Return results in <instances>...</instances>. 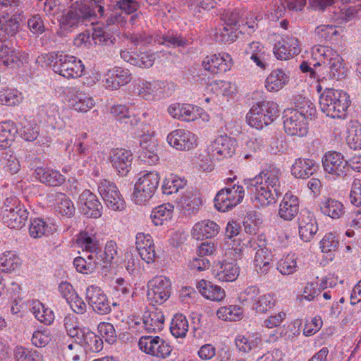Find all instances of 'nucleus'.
<instances>
[{
  "label": "nucleus",
  "mask_w": 361,
  "mask_h": 361,
  "mask_svg": "<svg viewBox=\"0 0 361 361\" xmlns=\"http://www.w3.org/2000/svg\"><path fill=\"white\" fill-rule=\"evenodd\" d=\"M97 17L94 8L84 1H76L59 16V30L57 33L62 36L82 30L88 25L93 24Z\"/></svg>",
  "instance_id": "obj_1"
},
{
  "label": "nucleus",
  "mask_w": 361,
  "mask_h": 361,
  "mask_svg": "<svg viewBox=\"0 0 361 361\" xmlns=\"http://www.w3.org/2000/svg\"><path fill=\"white\" fill-rule=\"evenodd\" d=\"M350 102L345 92L333 88H325L319 97L322 111L333 118H345Z\"/></svg>",
  "instance_id": "obj_2"
},
{
  "label": "nucleus",
  "mask_w": 361,
  "mask_h": 361,
  "mask_svg": "<svg viewBox=\"0 0 361 361\" xmlns=\"http://www.w3.org/2000/svg\"><path fill=\"white\" fill-rule=\"evenodd\" d=\"M305 105L297 104V109L285 111L283 127L285 132L291 136H305L308 133L307 115H312L313 104L310 100L305 101Z\"/></svg>",
  "instance_id": "obj_3"
},
{
  "label": "nucleus",
  "mask_w": 361,
  "mask_h": 361,
  "mask_svg": "<svg viewBox=\"0 0 361 361\" xmlns=\"http://www.w3.org/2000/svg\"><path fill=\"white\" fill-rule=\"evenodd\" d=\"M279 116L278 104L273 101L259 102L254 104L246 116L248 124L262 129L276 120Z\"/></svg>",
  "instance_id": "obj_4"
},
{
  "label": "nucleus",
  "mask_w": 361,
  "mask_h": 361,
  "mask_svg": "<svg viewBox=\"0 0 361 361\" xmlns=\"http://www.w3.org/2000/svg\"><path fill=\"white\" fill-rule=\"evenodd\" d=\"M160 177L155 171H149L140 176L134 186L133 200L137 204H145L154 195Z\"/></svg>",
  "instance_id": "obj_5"
},
{
  "label": "nucleus",
  "mask_w": 361,
  "mask_h": 361,
  "mask_svg": "<svg viewBox=\"0 0 361 361\" xmlns=\"http://www.w3.org/2000/svg\"><path fill=\"white\" fill-rule=\"evenodd\" d=\"M250 246L256 250L254 265L257 273L260 276H265L273 267V255L270 250L266 247V240L262 235L257 236L248 242Z\"/></svg>",
  "instance_id": "obj_6"
},
{
  "label": "nucleus",
  "mask_w": 361,
  "mask_h": 361,
  "mask_svg": "<svg viewBox=\"0 0 361 361\" xmlns=\"http://www.w3.org/2000/svg\"><path fill=\"white\" fill-rule=\"evenodd\" d=\"M171 283L169 279L157 276L147 283V297L152 305H162L170 297Z\"/></svg>",
  "instance_id": "obj_7"
},
{
  "label": "nucleus",
  "mask_w": 361,
  "mask_h": 361,
  "mask_svg": "<svg viewBox=\"0 0 361 361\" xmlns=\"http://www.w3.org/2000/svg\"><path fill=\"white\" fill-rule=\"evenodd\" d=\"M324 171L336 178H345L349 172L348 161L344 156L335 151L326 152L322 158Z\"/></svg>",
  "instance_id": "obj_8"
},
{
  "label": "nucleus",
  "mask_w": 361,
  "mask_h": 361,
  "mask_svg": "<svg viewBox=\"0 0 361 361\" xmlns=\"http://www.w3.org/2000/svg\"><path fill=\"white\" fill-rule=\"evenodd\" d=\"M98 192L109 209L121 211L125 208V201L114 183L102 180L98 185Z\"/></svg>",
  "instance_id": "obj_9"
},
{
  "label": "nucleus",
  "mask_w": 361,
  "mask_h": 361,
  "mask_svg": "<svg viewBox=\"0 0 361 361\" xmlns=\"http://www.w3.org/2000/svg\"><path fill=\"white\" fill-rule=\"evenodd\" d=\"M138 345L142 352L160 358H166L172 351L169 343L159 336H142Z\"/></svg>",
  "instance_id": "obj_10"
},
{
  "label": "nucleus",
  "mask_w": 361,
  "mask_h": 361,
  "mask_svg": "<svg viewBox=\"0 0 361 361\" xmlns=\"http://www.w3.org/2000/svg\"><path fill=\"white\" fill-rule=\"evenodd\" d=\"M281 174L279 169L269 166L262 170L259 175L249 180L253 186H256L257 184L262 185L273 190L276 194H282L283 189L280 181Z\"/></svg>",
  "instance_id": "obj_11"
},
{
  "label": "nucleus",
  "mask_w": 361,
  "mask_h": 361,
  "mask_svg": "<svg viewBox=\"0 0 361 361\" xmlns=\"http://www.w3.org/2000/svg\"><path fill=\"white\" fill-rule=\"evenodd\" d=\"M247 189L251 193V200L257 208L266 207L274 204L279 196L282 194H276L273 190L266 188L264 185L257 184L253 186L250 180H244Z\"/></svg>",
  "instance_id": "obj_12"
},
{
  "label": "nucleus",
  "mask_w": 361,
  "mask_h": 361,
  "mask_svg": "<svg viewBox=\"0 0 361 361\" xmlns=\"http://www.w3.org/2000/svg\"><path fill=\"white\" fill-rule=\"evenodd\" d=\"M59 62L55 68V73L63 77L76 78L83 75L85 66L76 57L63 54L61 55Z\"/></svg>",
  "instance_id": "obj_13"
},
{
  "label": "nucleus",
  "mask_w": 361,
  "mask_h": 361,
  "mask_svg": "<svg viewBox=\"0 0 361 361\" xmlns=\"http://www.w3.org/2000/svg\"><path fill=\"white\" fill-rule=\"evenodd\" d=\"M86 300L92 310L101 315L111 312L110 302L104 291L98 286H90L86 290Z\"/></svg>",
  "instance_id": "obj_14"
},
{
  "label": "nucleus",
  "mask_w": 361,
  "mask_h": 361,
  "mask_svg": "<svg viewBox=\"0 0 361 361\" xmlns=\"http://www.w3.org/2000/svg\"><path fill=\"white\" fill-rule=\"evenodd\" d=\"M273 52L277 59L288 60L300 52L299 41L293 36L282 37L274 44Z\"/></svg>",
  "instance_id": "obj_15"
},
{
  "label": "nucleus",
  "mask_w": 361,
  "mask_h": 361,
  "mask_svg": "<svg viewBox=\"0 0 361 361\" xmlns=\"http://www.w3.org/2000/svg\"><path fill=\"white\" fill-rule=\"evenodd\" d=\"M167 142L177 150H190L196 145V137L188 130L178 129L168 135Z\"/></svg>",
  "instance_id": "obj_16"
},
{
  "label": "nucleus",
  "mask_w": 361,
  "mask_h": 361,
  "mask_svg": "<svg viewBox=\"0 0 361 361\" xmlns=\"http://www.w3.org/2000/svg\"><path fill=\"white\" fill-rule=\"evenodd\" d=\"M29 212L20 206L9 207L5 206V211L3 214L4 224L10 228L20 229L28 219Z\"/></svg>",
  "instance_id": "obj_17"
},
{
  "label": "nucleus",
  "mask_w": 361,
  "mask_h": 361,
  "mask_svg": "<svg viewBox=\"0 0 361 361\" xmlns=\"http://www.w3.org/2000/svg\"><path fill=\"white\" fill-rule=\"evenodd\" d=\"M235 140L226 135H221L212 142L209 149L212 157L220 159L231 157L235 153Z\"/></svg>",
  "instance_id": "obj_18"
},
{
  "label": "nucleus",
  "mask_w": 361,
  "mask_h": 361,
  "mask_svg": "<svg viewBox=\"0 0 361 361\" xmlns=\"http://www.w3.org/2000/svg\"><path fill=\"white\" fill-rule=\"evenodd\" d=\"M109 160L118 173L125 176L131 168L133 154L129 150L117 148L111 152Z\"/></svg>",
  "instance_id": "obj_19"
},
{
  "label": "nucleus",
  "mask_w": 361,
  "mask_h": 361,
  "mask_svg": "<svg viewBox=\"0 0 361 361\" xmlns=\"http://www.w3.org/2000/svg\"><path fill=\"white\" fill-rule=\"evenodd\" d=\"M67 97L69 105L76 111L87 112L94 105L91 97L76 87L68 88Z\"/></svg>",
  "instance_id": "obj_20"
},
{
  "label": "nucleus",
  "mask_w": 361,
  "mask_h": 361,
  "mask_svg": "<svg viewBox=\"0 0 361 361\" xmlns=\"http://www.w3.org/2000/svg\"><path fill=\"white\" fill-rule=\"evenodd\" d=\"M82 204V212L87 218L97 219L102 216L103 207L97 197L90 190H85L80 196Z\"/></svg>",
  "instance_id": "obj_21"
},
{
  "label": "nucleus",
  "mask_w": 361,
  "mask_h": 361,
  "mask_svg": "<svg viewBox=\"0 0 361 361\" xmlns=\"http://www.w3.org/2000/svg\"><path fill=\"white\" fill-rule=\"evenodd\" d=\"M338 54L332 48L327 46H315L312 49L313 66L319 68V71H324L327 68L333 60L337 56Z\"/></svg>",
  "instance_id": "obj_22"
},
{
  "label": "nucleus",
  "mask_w": 361,
  "mask_h": 361,
  "mask_svg": "<svg viewBox=\"0 0 361 361\" xmlns=\"http://www.w3.org/2000/svg\"><path fill=\"white\" fill-rule=\"evenodd\" d=\"M136 249L142 260L147 264L152 263L156 258L154 244L149 234L138 233L135 239Z\"/></svg>",
  "instance_id": "obj_23"
},
{
  "label": "nucleus",
  "mask_w": 361,
  "mask_h": 361,
  "mask_svg": "<svg viewBox=\"0 0 361 361\" xmlns=\"http://www.w3.org/2000/svg\"><path fill=\"white\" fill-rule=\"evenodd\" d=\"M104 85L110 90H118L121 86L130 82L132 75L128 69L114 67L108 71Z\"/></svg>",
  "instance_id": "obj_24"
},
{
  "label": "nucleus",
  "mask_w": 361,
  "mask_h": 361,
  "mask_svg": "<svg viewBox=\"0 0 361 361\" xmlns=\"http://www.w3.org/2000/svg\"><path fill=\"white\" fill-rule=\"evenodd\" d=\"M245 54L262 70H265L269 66L270 55L267 52V49L259 42H252L248 44L245 49Z\"/></svg>",
  "instance_id": "obj_25"
},
{
  "label": "nucleus",
  "mask_w": 361,
  "mask_h": 361,
  "mask_svg": "<svg viewBox=\"0 0 361 361\" xmlns=\"http://www.w3.org/2000/svg\"><path fill=\"white\" fill-rule=\"evenodd\" d=\"M298 226L300 237L305 242L310 241L318 230L317 221L313 214L307 211L300 214Z\"/></svg>",
  "instance_id": "obj_26"
},
{
  "label": "nucleus",
  "mask_w": 361,
  "mask_h": 361,
  "mask_svg": "<svg viewBox=\"0 0 361 361\" xmlns=\"http://www.w3.org/2000/svg\"><path fill=\"white\" fill-rule=\"evenodd\" d=\"M299 199L291 193L286 192L280 204L279 216L286 221H290L298 214Z\"/></svg>",
  "instance_id": "obj_27"
},
{
  "label": "nucleus",
  "mask_w": 361,
  "mask_h": 361,
  "mask_svg": "<svg viewBox=\"0 0 361 361\" xmlns=\"http://www.w3.org/2000/svg\"><path fill=\"white\" fill-rule=\"evenodd\" d=\"M121 57L130 64L140 68H148L152 66L155 57L154 54L147 52H130L128 50H121Z\"/></svg>",
  "instance_id": "obj_28"
},
{
  "label": "nucleus",
  "mask_w": 361,
  "mask_h": 361,
  "mask_svg": "<svg viewBox=\"0 0 361 361\" xmlns=\"http://www.w3.org/2000/svg\"><path fill=\"white\" fill-rule=\"evenodd\" d=\"M142 320L146 331L156 333L163 329L165 318L163 312L155 308L145 312Z\"/></svg>",
  "instance_id": "obj_29"
},
{
  "label": "nucleus",
  "mask_w": 361,
  "mask_h": 361,
  "mask_svg": "<svg viewBox=\"0 0 361 361\" xmlns=\"http://www.w3.org/2000/svg\"><path fill=\"white\" fill-rule=\"evenodd\" d=\"M318 75L320 79L327 80L328 79L340 80L346 75V68L342 57L338 54L333 60L332 63L325 68L324 71H319Z\"/></svg>",
  "instance_id": "obj_30"
},
{
  "label": "nucleus",
  "mask_w": 361,
  "mask_h": 361,
  "mask_svg": "<svg viewBox=\"0 0 361 361\" xmlns=\"http://www.w3.org/2000/svg\"><path fill=\"white\" fill-rule=\"evenodd\" d=\"M315 161L311 159L298 158L291 167V173L298 178H308L317 170Z\"/></svg>",
  "instance_id": "obj_31"
},
{
  "label": "nucleus",
  "mask_w": 361,
  "mask_h": 361,
  "mask_svg": "<svg viewBox=\"0 0 361 361\" xmlns=\"http://www.w3.org/2000/svg\"><path fill=\"white\" fill-rule=\"evenodd\" d=\"M219 226L214 221L204 220L195 224L192 228V237L196 240L211 238L217 235Z\"/></svg>",
  "instance_id": "obj_32"
},
{
  "label": "nucleus",
  "mask_w": 361,
  "mask_h": 361,
  "mask_svg": "<svg viewBox=\"0 0 361 361\" xmlns=\"http://www.w3.org/2000/svg\"><path fill=\"white\" fill-rule=\"evenodd\" d=\"M197 288L202 296L213 301H221L226 296L221 287L204 279L197 283Z\"/></svg>",
  "instance_id": "obj_33"
},
{
  "label": "nucleus",
  "mask_w": 361,
  "mask_h": 361,
  "mask_svg": "<svg viewBox=\"0 0 361 361\" xmlns=\"http://www.w3.org/2000/svg\"><path fill=\"white\" fill-rule=\"evenodd\" d=\"M36 177L39 180L49 186L61 185L65 181L64 176L58 171L43 167H38L35 170Z\"/></svg>",
  "instance_id": "obj_34"
},
{
  "label": "nucleus",
  "mask_w": 361,
  "mask_h": 361,
  "mask_svg": "<svg viewBox=\"0 0 361 361\" xmlns=\"http://www.w3.org/2000/svg\"><path fill=\"white\" fill-rule=\"evenodd\" d=\"M18 129L16 124L11 121L0 123V149L9 147L14 142Z\"/></svg>",
  "instance_id": "obj_35"
},
{
  "label": "nucleus",
  "mask_w": 361,
  "mask_h": 361,
  "mask_svg": "<svg viewBox=\"0 0 361 361\" xmlns=\"http://www.w3.org/2000/svg\"><path fill=\"white\" fill-rule=\"evenodd\" d=\"M204 68L212 74L224 73L230 69V65L227 63V59L224 56H219L216 54L207 56L202 61Z\"/></svg>",
  "instance_id": "obj_36"
},
{
  "label": "nucleus",
  "mask_w": 361,
  "mask_h": 361,
  "mask_svg": "<svg viewBox=\"0 0 361 361\" xmlns=\"http://www.w3.org/2000/svg\"><path fill=\"white\" fill-rule=\"evenodd\" d=\"M178 204L185 215L190 216L199 209L202 200L196 195L187 192L178 199Z\"/></svg>",
  "instance_id": "obj_37"
},
{
  "label": "nucleus",
  "mask_w": 361,
  "mask_h": 361,
  "mask_svg": "<svg viewBox=\"0 0 361 361\" xmlns=\"http://www.w3.org/2000/svg\"><path fill=\"white\" fill-rule=\"evenodd\" d=\"M289 75L281 69L273 71L267 78L265 87L269 92L279 91L288 83Z\"/></svg>",
  "instance_id": "obj_38"
},
{
  "label": "nucleus",
  "mask_w": 361,
  "mask_h": 361,
  "mask_svg": "<svg viewBox=\"0 0 361 361\" xmlns=\"http://www.w3.org/2000/svg\"><path fill=\"white\" fill-rule=\"evenodd\" d=\"M239 275V267L234 263L223 261L217 268L216 278L221 281H233Z\"/></svg>",
  "instance_id": "obj_39"
},
{
  "label": "nucleus",
  "mask_w": 361,
  "mask_h": 361,
  "mask_svg": "<svg viewBox=\"0 0 361 361\" xmlns=\"http://www.w3.org/2000/svg\"><path fill=\"white\" fill-rule=\"evenodd\" d=\"M21 56L22 54L20 51L8 47L7 45L0 47V64L10 68L19 66L23 63Z\"/></svg>",
  "instance_id": "obj_40"
},
{
  "label": "nucleus",
  "mask_w": 361,
  "mask_h": 361,
  "mask_svg": "<svg viewBox=\"0 0 361 361\" xmlns=\"http://www.w3.org/2000/svg\"><path fill=\"white\" fill-rule=\"evenodd\" d=\"M40 115H44L47 122L54 128H61L63 126V121L59 114V108L54 104H47L39 108Z\"/></svg>",
  "instance_id": "obj_41"
},
{
  "label": "nucleus",
  "mask_w": 361,
  "mask_h": 361,
  "mask_svg": "<svg viewBox=\"0 0 361 361\" xmlns=\"http://www.w3.org/2000/svg\"><path fill=\"white\" fill-rule=\"evenodd\" d=\"M320 209L323 214L334 219H340L345 214L343 204L341 202L331 198L322 202Z\"/></svg>",
  "instance_id": "obj_42"
},
{
  "label": "nucleus",
  "mask_w": 361,
  "mask_h": 361,
  "mask_svg": "<svg viewBox=\"0 0 361 361\" xmlns=\"http://www.w3.org/2000/svg\"><path fill=\"white\" fill-rule=\"evenodd\" d=\"M174 206L171 203L161 204L155 207L150 215L152 222L155 226L163 225L171 219L173 216Z\"/></svg>",
  "instance_id": "obj_43"
},
{
  "label": "nucleus",
  "mask_w": 361,
  "mask_h": 361,
  "mask_svg": "<svg viewBox=\"0 0 361 361\" xmlns=\"http://www.w3.org/2000/svg\"><path fill=\"white\" fill-rule=\"evenodd\" d=\"M103 344L102 338L87 329L79 345L87 352L98 353L103 349Z\"/></svg>",
  "instance_id": "obj_44"
},
{
  "label": "nucleus",
  "mask_w": 361,
  "mask_h": 361,
  "mask_svg": "<svg viewBox=\"0 0 361 361\" xmlns=\"http://www.w3.org/2000/svg\"><path fill=\"white\" fill-rule=\"evenodd\" d=\"M168 112L174 118L185 121H193L196 116L194 107L190 104H172L168 108Z\"/></svg>",
  "instance_id": "obj_45"
},
{
  "label": "nucleus",
  "mask_w": 361,
  "mask_h": 361,
  "mask_svg": "<svg viewBox=\"0 0 361 361\" xmlns=\"http://www.w3.org/2000/svg\"><path fill=\"white\" fill-rule=\"evenodd\" d=\"M77 243L83 251L89 254L99 249V240L95 234L89 233L87 231H82L79 233Z\"/></svg>",
  "instance_id": "obj_46"
},
{
  "label": "nucleus",
  "mask_w": 361,
  "mask_h": 361,
  "mask_svg": "<svg viewBox=\"0 0 361 361\" xmlns=\"http://www.w3.org/2000/svg\"><path fill=\"white\" fill-rule=\"evenodd\" d=\"M188 322L182 314H176L171 320L170 331L176 338H185L188 331Z\"/></svg>",
  "instance_id": "obj_47"
},
{
  "label": "nucleus",
  "mask_w": 361,
  "mask_h": 361,
  "mask_svg": "<svg viewBox=\"0 0 361 361\" xmlns=\"http://www.w3.org/2000/svg\"><path fill=\"white\" fill-rule=\"evenodd\" d=\"M56 209L59 213L66 217H71L74 215L75 207L73 202L63 193L56 192L55 194Z\"/></svg>",
  "instance_id": "obj_48"
},
{
  "label": "nucleus",
  "mask_w": 361,
  "mask_h": 361,
  "mask_svg": "<svg viewBox=\"0 0 361 361\" xmlns=\"http://www.w3.org/2000/svg\"><path fill=\"white\" fill-rule=\"evenodd\" d=\"M29 233L32 238H39L44 235L51 234L52 229L44 219L35 218L31 220Z\"/></svg>",
  "instance_id": "obj_49"
},
{
  "label": "nucleus",
  "mask_w": 361,
  "mask_h": 361,
  "mask_svg": "<svg viewBox=\"0 0 361 361\" xmlns=\"http://www.w3.org/2000/svg\"><path fill=\"white\" fill-rule=\"evenodd\" d=\"M20 20L16 15L0 17V28L4 30L6 36H13L19 30Z\"/></svg>",
  "instance_id": "obj_50"
},
{
  "label": "nucleus",
  "mask_w": 361,
  "mask_h": 361,
  "mask_svg": "<svg viewBox=\"0 0 361 361\" xmlns=\"http://www.w3.org/2000/svg\"><path fill=\"white\" fill-rule=\"evenodd\" d=\"M161 89V85L159 81H142L139 84L138 94L146 100H151Z\"/></svg>",
  "instance_id": "obj_51"
},
{
  "label": "nucleus",
  "mask_w": 361,
  "mask_h": 361,
  "mask_svg": "<svg viewBox=\"0 0 361 361\" xmlns=\"http://www.w3.org/2000/svg\"><path fill=\"white\" fill-rule=\"evenodd\" d=\"M243 310L237 305L221 307L216 312L217 317L222 320L235 321L241 318Z\"/></svg>",
  "instance_id": "obj_52"
},
{
  "label": "nucleus",
  "mask_w": 361,
  "mask_h": 361,
  "mask_svg": "<svg viewBox=\"0 0 361 361\" xmlns=\"http://www.w3.org/2000/svg\"><path fill=\"white\" fill-rule=\"evenodd\" d=\"M187 183L185 179L180 178L178 176H171L166 178L162 185V191L164 194L171 195L177 192L179 189L183 188Z\"/></svg>",
  "instance_id": "obj_53"
},
{
  "label": "nucleus",
  "mask_w": 361,
  "mask_h": 361,
  "mask_svg": "<svg viewBox=\"0 0 361 361\" xmlns=\"http://www.w3.org/2000/svg\"><path fill=\"white\" fill-rule=\"evenodd\" d=\"M280 5L275 10V15L279 18L283 16L286 8L291 11H301L306 4V0H279Z\"/></svg>",
  "instance_id": "obj_54"
},
{
  "label": "nucleus",
  "mask_w": 361,
  "mask_h": 361,
  "mask_svg": "<svg viewBox=\"0 0 361 361\" xmlns=\"http://www.w3.org/2000/svg\"><path fill=\"white\" fill-rule=\"evenodd\" d=\"M20 265V259L12 252H6L0 255V267L4 271H11Z\"/></svg>",
  "instance_id": "obj_55"
},
{
  "label": "nucleus",
  "mask_w": 361,
  "mask_h": 361,
  "mask_svg": "<svg viewBox=\"0 0 361 361\" xmlns=\"http://www.w3.org/2000/svg\"><path fill=\"white\" fill-rule=\"evenodd\" d=\"M111 114L118 121H122V119H130L131 126L136 125L138 121L137 118L125 105H114L111 108Z\"/></svg>",
  "instance_id": "obj_56"
},
{
  "label": "nucleus",
  "mask_w": 361,
  "mask_h": 361,
  "mask_svg": "<svg viewBox=\"0 0 361 361\" xmlns=\"http://www.w3.org/2000/svg\"><path fill=\"white\" fill-rule=\"evenodd\" d=\"M236 28L224 25L223 28L216 29L214 39L218 42H233L237 39Z\"/></svg>",
  "instance_id": "obj_57"
},
{
  "label": "nucleus",
  "mask_w": 361,
  "mask_h": 361,
  "mask_svg": "<svg viewBox=\"0 0 361 361\" xmlns=\"http://www.w3.org/2000/svg\"><path fill=\"white\" fill-rule=\"evenodd\" d=\"M347 142L354 149L361 148V125L353 124L348 130Z\"/></svg>",
  "instance_id": "obj_58"
},
{
  "label": "nucleus",
  "mask_w": 361,
  "mask_h": 361,
  "mask_svg": "<svg viewBox=\"0 0 361 361\" xmlns=\"http://www.w3.org/2000/svg\"><path fill=\"white\" fill-rule=\"evenodd\" d=\"M236 205L238 204H233L231 199H230L224 190H219L216 195L214 206L218 211L225 212L233 209Z\"/></svg>",
  "instance_id": "obj_59"
},
{
  "label": "nucleus",
  "mask_w": 361,
  "mask_h": 361,
  "mask_svg": "<svg viewBox=\"0 0 361 361\" xmlns=\"http://www.w3.org/2000/svg\"><path fill=\"white\" fill-rule=\"evenodd\" d=\"M27 23L30 31L33 35L38 36L43 34L46 30L44 18L39 14L30 16L27 19Z\"/></svg>",
  "instance_id": "obj_60"
},
{
  "label": "nucleus",
  "mask_w": 361,
  "mask_h": 361,
  "mask_svg": "<svg viewBox=\"0 0 361 361\" xmlns=\"http://www.w3.org/2000/svg\"><path fill=\"white\" fill-rule=\"evenodd\" d=\"M97 329L105 341L109 344L114 343L117 340V334L114 326L109 322H100Z\"/></svg>",
  "instance_id": "obj_61"
},
{
  "label": "nucleus",
  "mask_w": 361,
  "mask_h": 361,
  "mask_svg": "<svg viewBox=\"0 0 361 361\" xmlns=\"http://www.w3.org/2000/svg\"><path fill=\"white\" fill-rule=\"evenodd\" d=\"M275 305L274 297L270 294L260 295L253 304V308L259 313H264Z\"/></svg>",
  "instance_id": "obj_62"
},
{
  "label": "nucleus",
  "mask_w": 361,
  "mask_h": 361,
  "mask_svg": "<svg viewBox=\"0 0 361 361\" xmlns=\"http://www.w3.org/2000/svg\"><path fill=\"white\" fill-rule=\"evenodd\" d=\"M357 9L353 7H346L339 9L338 11H334V20L338 23H347L353 19L357 14Z\"/></svg>",
  "instance_id": "obj_63"
},
{
  "label": "nucleus",
  "mask_w": 361,
  "mask_h": 361,
  "mask_svg": "<svg viewBox=\"0 0 361 361\" xmlns=\"http://www.w3.org/2000/svg\"><path fill=\"white\" fill-rule=\"evenodd\" d=\"M39 127L36 124L29 122L22 123V127L20 129L21 137L29 142L35 140L39 135Z\"/></svg>",
  "instance_id": "obj_64"
}]
</instances>
